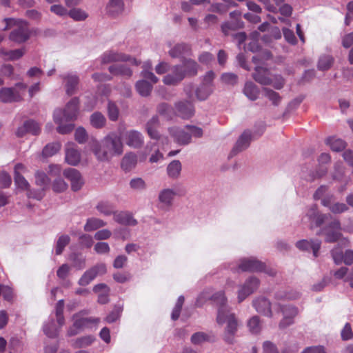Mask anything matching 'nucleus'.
Segmentation results:
<instances>
[{
    "label": "nucleus",
    "instance_id": "nucleus-40",
    "mask_svg": "<svg viewBox=\"0 0 353 353\" xmlns=\"http://www.w3.org/2000/svg\"><path fill=\"white\" fill-rule=\"evenodd\" d=\"M326 144L334 152H340L344 150L347 145L345 141L336 137H329L326 140Z\"/></svg>",
    "mask_w": 353,
    "mask_h": 353
},
{
    "label": "nucleus",
    "instance_id": "nucleus-8",
    "mask_svg": "<svg viewBox=\"0 0 353 353\" xmlns=\"http://www.w3.org/2000/svg\"><path fill=\"white\" fill-rule=\"evenodd\" d=\"M264 268V263L258 260L256 258L250 256L240 259L238 265L235 263L230 264L229 268L234 272H261Z\"/></svg>",
    "mask_w": 353,
    "mask_h": 353
},
{
    "label": "nucleus",
    "instance_id": "nucleus-38",
    "mask_svg": "<svg viewBox=\"0 0 353 353\" xmlns=\"http://www.w3.org/2000/svg\"><path fill=\"white\" fill-rule=\"evenodd\" d=\"M61 327L55 323L54 319H50L43 325V332L50 338H55L58 336Z\"/></svg>",
    "mask_w": 353,
    "mask_h": 353
},
{
    "label": "nucleus",
    "instance_id": "nucleus-4",
    "mask_svg": "<svg viewBox=\"0 0 353 353\" xmlns=\"http://www.w3.org/2000/svg\"><path fill=\"white\" fill-rule=\"evenodd\" d=\"M4 20L6 26L3 29V30L13 26V29L9 35L10 40L17 43H22L28 40L30 37V32L26 21L12 18L5 19Z\"/></svg>",
    "mask_w": 353,
    "mask_h": 353
},
{
    "label": "nucleus",
    "instance_id": "nucleus-58",
    "mask_svg": "<svg viewBox=\"0 0 353 353\" xmlns=\"http://www.w3.org/2000/svg\"><path fill=\"white\" fill-rule=\"evenodd\" d=\"M130 186L132 189L139 191L146 188L145 181L140 177L132 179L130 181Z\"/></svg>",
    "mask_w": 353,
    "mask_h": 353
},
{
    "label": "nucleus",
    "instance_id": "nucleus-34",
    "mask_svg": "<svg viewBox=\"0 0 353 353\" xmlns=\"http://www.w3.org/2000/svg\"><path fill=\"white\" fill-rule=\"evenodd\" d=\"M137 163V154L132 152L126 153L123 157L121 163V168L128 172L134 169Z\"/></svg>",
    "mask_w": 353,
    "mask_h": 353
},
{
    "label": "nucleus",
    "instance_id": "nucleus-37",
    "mask_svg": "<svg viewBox=\"0 0 353 353\" xmlns=\"http://www.w3.org/2000/svg\"><path fill=\"white\" fill-rule=\"evenodd\" d=\"M181 170V163L179 160H173L167 166V174L170 178L176 179L179 177Z\"/></svg>",
    "mask_w": 353,
    "mask_h": 353
},
{
    "label": "nucleus",
    "instance_id": "nucleus-23",
    "mask_svg": "<svg viewBox=\"0 0 353 353\" xmlns=\"http://www.w3.org/2000/svg\"><path fill=\"white\" fill-rule=\"evenodd\" d=\"M113 219L116 223L125 226H135L138 224L137 220L134 217L132 213L129 211L117 210Z\"/></svg>",
    "mask_w": 353,
    "mask_h": 353
},
{
    "label": "nucleus",
    "instance_id": "nucleus-2",
    "mask_svg": "<svg viewBox=\"0 0 353 353\" xmlns=\"http://www.w3.org/2000/svg\"><path fill=\"white\" fill-rule=\"evenodd\" d=\"M212 299L219 305L216 322L219 325L226 323L223 339L228 343L234 341V336L238 329V322L233 313L226 305V298L223 292L221 291L212 296Z\"/></svg>",
    "mask_w": 353,
    "mask_h": 353
},
{
    "label": "nucleus",
    "instance_id": "nucleus-44",
    "mask_svg": "<svg viewBox=\"0 0 353 353\" xmlns=\"http://www.w3.org/2000/svg\"><path fill=\"white\" fill-rule=\"evenodd\" d=\"M135 87L138 93L142 97L148 96L152 90V85L145 80L138 81Z\"/></svg>",
    "mask_w": 353,
    "mask_h": 353
},
{
    "label": "nucleus",
    "instance_id": "nucleus-17",
    "mask_svg": "<svg viewBox=\"0 0 353 353\" xmlns=\"http://www.w3.org/2000/svg\"><path fill=\"white\" fill-rule=\"evenodd\" d=\"M60 78L63 80V85L66 94L68 96L74 94L78 90L79 76L74 72H68L61 74Z\"/></svg>",
    "mask_w": 353,
    "mask_h": 353
},
{
    "label": "nucleus",
    "instance_id": "nucleus-46",
    "mask_svg": "<svg viewBox=\"0 0 353 353\" xmlns=\"http://www.w3.org/2000/svg\"><path fill=\"white\" fill-rule=\"evenodd\" d=\"M70 238L67 234L60 236L56 243L55 253L57 255L61 254L66 245L69 244Z\"/></svg>",
    "mask_w": 353,
    "mask_h": 353
},
{
    "label": "nucleus",
    "instance_id": "nucleus-36",
    "mask_svg": "<svg viewBox=\"0 0 353 353\" xmlns=\"http://www.w3.org/2000/svg\"><path fill=\"white\" fill-rule=\"evenodd\" d=\"M107 223L97 217H90L87 219L86 222L83 226V230L85 232H92L100 228L105 227Z\"/></svg>",
    "mask_w": 353,
    "mask_h": 353
},
{
    "label": "nucleus",
    "instance_id": "nucleus-1",
    "mask_svg": "<svg viewBox=\"0 0 353 353\" xmlns=\"http://www.w3.org/2000/svg\"><path fill=\"white\" fill-rule=\"evenodd\" d=\"M90 147L96 158L101 161H110L113 157L123 152V143L121 134L112 132L107 134L100 142L94 140Z\"/></svg>",
    "mask_w": 353,
    "mask_h": 353
},
{
    "label": "nucleus",
    "instance_id": "nucleus-64",
    "mask_svg": "<svg viewBox=\"0 0 353 353\" xmlns=\"http://www.w3.org/2000/svg\"><path fill=\"white\" fill-rule=\"evenodd\" d=\"M68 188V184L61 178L56 179L52 183V189L56 192H62Z\"/></svg>",
    "mask_w": 353,
    "mask_h": 353
},
{
    "label": "nucleus",
    "instance_id": "nucleus-30",
    "mask_svg": "<svg viewBox=\"0 0 353 353\" xmlns=\"http://www.w3.org/2000/svg\"><path fill=\"white\" fill-rule=\"evenodd\" d=\"M183 67V72L184 77H193L196 75L199 71V64L192 59L184 58L182 60V63L180 64Z\"/></svg>",
    "mask_w": 353,
    "mask_h": 353
},
{
    "label": "nucleus",
    "instance_id": "nucleus-48",
    "mask_svg": "<svg viewBox=\"0 0 353 353\" xmlns=\"http://www.w3.org/2000/svg\"><path fill=\"white\" fill-rule=\"evenodd\" d=\"M158 113L163 117L165 119H170L173 115V110L172 107L166 103H162L157 106Z\"/></svg>",
    "mask_w": 353,
    "mask_h": 353
},
{
    "label": "nucleus",
    "instance_id": "nucleus-43",
    "mask_svg": "<svg viewBox=\"0 0 353 353\" xmlns=\"http://www.w3.org/2000/svg\"><path fill=\"white\" fill-rule=\"evenodd\" d=\"M123 10V2L122 0H110L107 6L108 13L112 16L120 14Z\"/></svg>",
    "mask_w": 353,
    "mask_h": 353
},
{
    "label": "nucleus",
    "instance_id": "nucleus-13",
    "mask_svg": "<svg viewBox=\"0 0 353 353\" xmlns=\"http://www.w3.org/2000/svg\"><path fill=\"white\" fill-rule=\"evenodd\" d=\"M159 125V119L157 116H154L149 120L146 124V130L152 139L157 141V143L159 145L161 149H164L169 144V139L167 137L161 136L157 130Z\"/></svg>",
    "mask_w": 353,
    "mask_h": 353
},
{
    "label": "nucleus",
    "instance_id": "nucleus-39",
    "mask_svg": "<svg viewBox=\"0 0 353 353\" xmlns=\"http://www.w3.org/2000/svg\"><path fill=\"white\" fill-rule=\"evenodd\" d=\"M109 71L113 75H121L130 77L132 74V71L125 64L113 65L109 67Z\"/></svg>",
    "mask_w": 353,
    "mask_h": 353
},
{
    "label": "nucleus",
    "instance_id": "nucleus-11",
    "mask_svg": "<svg viewBox=\"0 0 353 353\" xmlns=\"http://www.w3.org/2000/svg\"><path fill=\"white\" fill-rule=\"evenodd\" d=\"M177 195L174 188H166L161 190L158 194V208L163 212H169Z\"/></svg>",
    "mask_w": 353,
    "mask_h": 353
},
{
    "label": "nucleus",
    "instance_id": "nucleus-16",
    "mask_svg": "<svg viewBox=\"0 0 353 353\" xmlns=\"http://www.w3.org/2000/svg\"><path fill=\"white\" fill-rule=\"evenodd\" d=\"M185 79L183 67L174 65L170 68V71L163 78V82L167 85H176Z\"/></svg>",
    "mask_w": 353,
    "mask_h": 353
},
{
    "label": "nucleus",
    "instance_id": "nucleus-45",
    "mask_svg": "<svg viewBox=\"0 0 353 353\" xmlns=\"http://www.w3.org/2000/svg\"><path fill=\"white\" fill-rule=\"evenodd\" d=\"M90 124L92 127L100 129L105 126V117L99 112H95L90 116Z\"/></svg>",
    "mask_w": 353,
    "mask_h": 353
},
{
    "label": "nucleus",
    "instance_id": "nucleus-60",
    "mask_svg": "<svg viewBox=\"0 0 353 353\" xmlns=\"http://www.w3.org/2000/svg\"><path fill=\"white\" fill-rule=\"evenodd\" d=\"M26 125H27L28 132L32 135H37L40 133L41 128L38 123L35 121L29 119L26 121Z\"/></svg>",
    "mask_w": 353,
    "mask_h": 353
},
{
    "label": "nucleus",
    "instance_id": "nucleus-25",
    "mask_svg": "<svg viewBox=\"0 0 353 353\" xmlns=\"http://www.w3.org/2000/svg\"><path fill=\"white\" fill-rule=\"evenodd\" d=\"M191 48L189 45L181 43L170 47L168 51L169 55L174 59H183L186 55H190Z\"/></svg>",
    "mask_w": 353,
    "mask_h": 353
},
{
    "label": "nucleus",
    "instance_id": "nucleus-5",
    "mask_svg": "<svg viewBox=\"0 0 353 353\" xmlns=\"http://www.w3.org/2000/svg\"><path fill=\"white\" fill-rule=\"evenodd\" d=\"M26 88L27 85L23 82L17 83L13 87H3L0 89V101L3 103L21 101Z\"/></svg>",
    "mask_w": 353,
    "mask_h": 353
},
{
    "label": "nucleus",
    "instance_id": "nucleus-50",
    "mask_svg": "<svg viewBox=\"0 0 353 353\" xmlns=\"http://www.w3.org/2000/svg\"><path fill=\"white\" fill-rule=\"evenodd\" d=\"M333 58L330 55H323L319 58L318 69L320 70H327L333 63Z\"/></svg>",
    "mask_w": 353,
    "mask_h": 353
},
{
    "label": "nucleus",
    "instance_id": "nucleus-6",
    "mask_svg": "<svg viewBox=\"0 0 353 353\" xmlns=\"http://www.w3.org/2000/svg\"><path fill=\"white\" fill-rule=\"evenodd\" d=\"M73 324L68 330V336H72L85 329L96 328L100 322L99 318L83 317L80 314L73 316Z\"/></svg>",
    "mask_w": 353,
    "mask_h": 353
},
{
    "label": "nucleus",
    "instance_id": "nucleus-31",
    "mask_svg": "<svg viewBox=\"0 0 353 353\" xmlns=\"http://www.w3.org/2000/svg\"><path fill=\"white\" fill-rule=\"evenodd\" d=\"M95 208L102 215L109 216H114L117 210H115L114 205L107 200H102L97 203Z\"/></svg>",
    "mask_w": 353,
    "mask_h": 353
},
{
    "label": "nucleus",
    "instance_id": "nucleus-20",
    "mask_svg": "<svg viewBox=\"0 0 353 353\" xmlns=\"http://www.w3.org/2000/svg\"><path fill=\"white\" fill-rule=\"evenodd\" d=\"M169 132L174 141L179 145H188L191 142V134L186 129V125L183 128L179 127L170 128Z\"/></svg>",
    "mask_w": 353,
    "mask_h": 353
},
{
    "label": "nucleus",
    "instance_id": "nucleus-9",
    "mask_svg": "<svg viewBox=\"0 0 353 353\" xmlns=\"http://www.w3.org/2000/svg\"><path fill=\"white\" fill-rule=\"evenodd\" d=\"M273 309L275 312H281L283 317L279 323L281 329L286 328L294 323V318L298 314V309L292 305H282L280 303H274Z\"/></svg>",
    "mask_w": 353,
    "mask_h": 353
},
{
    "label": "nucleus",
    "instance_id": "nucleus-61",
    "mask_svg": "<svg viewBox=\"0 0 353 353\" xmlns=\"http://www.w3.org/2000/svg\"><path fill=\"white\" fill-rule=\"evenodd\" d=\"M265 95L269 99L274 105H278L281 101V97L279 93L268 88L263 89Z\"/></svg>",
    "mask_w": 353,
    "mask_h": 353
},
{
    "label": "nucleus",
    "instance_id": "nucleus-29",
    "mask_svg": "<svg viewBox=\"0 0 353 353\" xmlns=\"http://www.w3.org/2000/svg\"><path fill=\"white\" fill-rule=\"evenodd\" d=\"M253 78L256 82L261 85H266L272 83L269 70L262 66L256 65Z\"/></svg>",
    "mask_w": 353,
    "mask_h": 353
},
{
    "label": "nucleus",
    "instance_id": "nucleus-35",
    "mask_svg": "<svg viewBox=\"0 0 353 353\" xmlns=\"http://www.w3.org/2000/svg\"><path fill=\"white\" fill-rule=\"evenodd\" d=\"M301 293L296 290H281L275 293L274 299L276 301L295 300L299 299Z\"/></svg>",
    "mask_w": 353,
    "mask_h": 353
},
{
    "label": "nucleus",
    "instance_id": "nucleus-24",
    "mask_svg": "<svg viewBox=\"0 0 353 353\" xmlns=\"http://www.w3.org/2000/svg\"><path fill=\"white\" fill-rule=\"evenodd\" d=\"M65 159L67 163L77 165L81 161V154L73 143H68L65 145Z\"/></svg>",
    "mask_w": 353,
    "mask_h": 353
},
{
    "label": "nucleus",
    "instance_id": "nucleus-49",
    "mask_svg": "<svg viewBox=\"0 0 353 353\" xmlns=\"http://www.w3.org/2000/svg\"><path fill=\"white\" fill-rule=\"evenodd\" d=\"M61 144L59 142L49 143L43 150V155L46 157H52L57 153L61 149Z\"/></svg>",
    "mask_w": 353,
    "mask_h": 353
},
{
    "label": "nucleus",
    "instance_id": "nucleus-59",
    "mask_svg": "<svg viewBox=\"0 0 353 353\" xmlns=\"http://www.w3.org/2000/svg\"><path fill=\"white\" fill-rule=\"evenodd\" d=\"M108 113L109 119L112 121H115L119 118V109L116 104L112 101L108 102Z\"/></svg>",
    "mask_w": 353,
    "mask_h": 353
},
{
    "label": "nucleus",
    "instance_id": "nucleus-53",
    "mask_svg": "<svg viewBox=\"0 0 353 353\" xmlns=\"http://www.w3.org/2000/svg\"><path fill=\"white\" fill-rule=\"evenodd\" d=\"M36 184L41 187L42 189H46V188L49 184V179L48 176L42 172H37L35 174Z\"/></svg>",
    "mask_w": 353,
    "mask_h": 353
},
{
    "label": "nucleus",
    "instance_id": "nucleus-54",
    "mask_svg": "<svg viewBox=\"0 0 353 353\" xmlns=\"http://www.w3.org/2000/svg\"><path fill=\"white\" fill-rule=\"evenodd\" d=\"M94 250L98 254H107L110 252V247L107 242L99 241L94 245Z\"/></svg>",
    "mask_w": 353,
    "mask_h": 353
},
{
    "label": "nucleus",
    "instance_id": "nucleus-41",
    "mask_svg": "<svg viewBox=\"0 0 353 353\" xmlns=\"http://www.w3.org/2000/svg\"><path fill=\"white\" fill-rule=\"evenodd\" d=\"M244 94L251 101L256 100L259 94V90L252 82H246L243 89Z\"/></svg>",
    "mask_w": 353,
    "mask_h": 353
},
{
    "label": "nucleus",
    "instance_id": "nucleus-7",
    "mask_svg": "<svg viewBox=\"0 0 353 353\" xmlns=\"http://www.w3.org/2000/svg\"><path fill=\"white\" fill-rule=\"evenodd\" d=\"M341 230L342 228L340 221L338 219H334L328 225L322 228L318 234L324 235L326 242L334 243L341 237L342 234L339 232ZM343 230L350 233L353 232V230L350 227H345Z\"/></svg>",
    "mask_w": 353,
    "mask_h": 353
},
{
    "label": "nucleus",
    "instance_id": "nucleus-56",
    "mask_svg": "<svg viewBox=\"0 0 353 353\" xmlns=\"http://www.w3.org/2000/svg\"><path fill=\"white\" fill-rule=\"evenodd\" d=\"M210 336L201 332L194 333L191 337V342L194 345H199L205 341H209Z\"/></svg>",
    "mask_w": 353,
    "mask_h": 353
},
{
    "label": "nucleus",
    "instance_id": "nucleus-63",
    "mask_svg": "<svg viewBox=\"0 0 353 353\" xmlns=\"http://www.w3.org/2000/svg\"><path fill=\"white\" fill-rule=\"evenodd\" d=\"M112 233L108 229H102L95 232L94 239L97 241H103L109 239Z\"/></svg>",
    "mask_w": 353,
    "mask_h": 353
},
{
    "label": "nucleus",
    "instance_id": "nucleus-26",
    "mask_svg": "<svg viewBox=\"0 0 353 353\" xmlns=\"http://www.w3.org/2000/svg\"><path fill=\"white\" fill-rule=\"evenodd\" d=\"M251 132L246 130L238 139L235 145L234 146L231 155H235L238 152L245 150L250 143L251 141Z\"/></svg>",
    "mask_w": 353,
    "mask_h": 353
},
{
    "label": "nucleus",
    "instance_id": "nucleus-62",
    "mask_svg": "<svg viewBox=\"0 0 353 353\" xmlns=\"http://www.w3.org/2000/svg\"><path fill=\"white\" fill-rule=\"evenodd\" d=\"M0 296L7 301H10L13 298L12 289L8 285H0Z\"/></svg>",
    "mask_w": 353,
    "mask_h": 353
},
{
    "label": "nucleus",
    "instance_id": "nucleus-55",
    "mask_svg": "<svg viewBox=\"0 0 353 353\" xmlns=\"http://www.w3.org/2000/svg\"><path fill=\"white\" fill-rule=\"evenodd\" d=\"M68 15L75 21H83L88 17V14L81 9L74 8L69 12Z\"/></svg>",
    "mask_w": 353,
    "mask_h": 353
},
{
    "label": "nucleus",
    "instance_id": "nucleus-32",
    "mask_svg": "<svg viewBox=\"0 0 353 353\" xmlns=\"http://www.w3.org/2000/svg\"><path fill=\"white\" fill-rule=\"evenodd\" d=\"M93 291L98 295V303L100 304H105L109 302V287L104 283H99L93 287Z\"/></svg>",
    "mask_w": 353,
    "mask_h": 353
},
{
    "label": "nucleus",
    "instance_id": "nucleus-18",
    "mask_svg": "<svg viewBox=\"0 0 353 353\" xmlns=\"http://www.w3.org/2000/svg\"><path fill=\"white\" fill-rule=\"evenodd\" d=\"M273 304L265 296H259L252 301V305L256 311L265 316L272 317Z\"/></svg>",
    "mask_w": 353,
    "mask_h": 353
},
{
    "label": "nucleus",
    "instance_id": "nucleus-12",
    "mask_svg": "<svg viewBox=\"0 0 353 353\" xmlns=\"http://www.w3.org/2000/svg\"><path fill=\"white\" fill-rule=\"evenodd\" d=\"M106 265L103 263H99L86 270L78 281V284L81 286H87L94 279L106 273Z\"/></svg>",
    "mask_w": 353,
    "mask_h": 353
},
{
    "label": "nucleus",
    "instance_id": "nucleus-52",
    "mask_svg": "<svg viewBox=\"0 0 353 353\" xmlns=\"http://www.w3.org/2000/svg\"><path fill=\"white\" fill-rule=\"evenodd\" d=\"M64 307V301L63 299L59 300L56 305V316H57V323L62 327L65 323L64 316L63 315Z\"/></svg>",
    "mask_w": 353,
    "mask_h": 353
},
{
    "label": "nucleus",
    "instance_id": "nucleus-22",
    "mask_svg": "<svg viewBox=\"0 0 353 353\" xmlns=\"http://www.w3.org/2000/svg\"><path fill=\"white\" fill-rule=\"evenodd\" d=\"M321 241L319 239H303L296 243V248L301 251H312L313 256L316 258L319 256V250Z\"/></svg>",
    "mask_w": 353,
    "mask_h": 353
},
{
    "label": "nucleus",
    "instance_id": "nucleus-19",
    "mask_svg": "<svg viewBox=\"0 0 353 353\" xmlns=\"http://www.w3.org/2000/svg\"><path fill=\"white\" fill-rule=\"evenodd\" d=\"M121 137L123 136L126 145L133 148H141L144 143L143 134L135 130L126 131L125 133H119Z\"/></svg>",
    "mask_w": 353,
    "mask_h": 353
},
{
    "label": "nucleus",
    "instance_id": "nucleus-42",
    "mask_svg": "<svg viewBox=\"0 0 353 353\" xmlns=\"http://www.w3.org/2000/svg\"><path fill=\"white\" fill-rule=\"evenodd\" d=\"M94 340V336L92 335H87L77 338L72 342L71 345L74 348L86 347L92 345Z\"/></svg>",
    "mask_w": 353,
    "mask_h": 353
},
{
    "label": "nucleus",
    "instance_id": "nucleus-10",
    "mask_svg": "<svg viewBox=\"0 0 353 353\" xmlns=\"http://www.w3.org/2000/svg\"><path fill=\"white\" fill-rule=\"evenodd\" d=\"M214 73L212 71L208 72L203 77L201 83L195 91L196 97L199 100H205L212 93L214 90Z\"/></svg>",
    "mask_w": 353,
    "mask_h": 353
},
{
    "label": "nucleus",
    "instance_id": "nucleus-21",
    "mask_svg": "<svg viewBox=\"0 0 353 353\" xmlns=\"http://www.w3.org/2000/svg\"><path fill=\"white\" fill-rule=\"evenodd\" d=\"M64 176L70 181L71 188L73 191L79 190L83 184V181L80 172L74 168H68L63 171Z\"/></svg>",
    "mask_w": 353,
    "mask_h": 353
},
{
    "label": "nucleus",
    "instance_id": "nucleus-3",
    "mask_svg": "<svg viewBox=\"0 0 353 353\" xmlns=\"http://www.w3.org/2000/svg\"><path fill=\"white\" fill-rule=\"evenodd\" d=\"M79 100L77 97L71 99L65 105L64 109H57L53 114V119L58 125L57 132L65 134L70 132L74 129L72 123L65 122L74 121L77 119L79 114Z\"/></svg>",
    "mask_w": 353,
    "mask_h": 353
},
{
    "label": "nucleus",
    "instance_id": "nucleus-47",
    "mask_svg": "<svg viewBox=\"0 0 353 353\" xmlns=\"http://www.w3.org/2000/svg\"><path fill=\"white\" fill-rule=\"evenodd\" d=\"M1 54L7 57L8 60H17L25 54V48L16 49L12 50H1Z\"/></svg>",
    "mask_w": 353,
    "mask_h": 353
},
{
    "label": "nucleus",
    "instance_id": "nucleus-33",
    "mask_svg": "<svg viewBox=\"0 0 353 353\" xmlns=\"http://www.w3.org/2000/svg\"><path fill=\"white\" fill-rule=\"evenodd\" d=\"M24 169L23 164L18 163L14 167V183L18 188L28 190L30 185L27 180L20 174Z\"/></svg>",
    "mask_w": 353,
    "mask_h": 353
},
{
    "label": "nucleus",
    "instance_id": "nucleus-28",
    "mask_svg": "<svg viewBox=\"0 0 353 353\" xmlns=\"http://www.w3.org/2000/svg\"><path fill=\"white\" fill-rule=\"evenodd\" d=\"M179 115L183 119H189L194 113V106L189 101H179L175 104Z\"/></svg>",
    "mask_w": 353,
    "mask_h": 353
},
{
    "label": "nucleus",
    "instance_id": "nucleus-15",
    "mask_svg": "<svg viewBox=\"0 0 353 353\" xmlns=\"http://www.w3.org/2000/svg\"><path fill=\"white\" fill-rule=\"evenodd\" d=\"M101 61L102 63H109L117 61H129L135 65H138L140 63V61H137L136 59L131 58L128 55L112 50L105 52L101 56Z\"/></svg>",
    "mask_w": 353,
    "mask_h": 353
},
{
    "label": "nucleus",
    "instance_id": "nucleus-57",
    "mask_svg": "<svg viewBox=\"0 0 353 353\" xmlns=\"http://www.w3.org/2000/svg\"><path fill=\"white\" fill-rule=\"evenodd\" d=\"M123 308L121 306H115L114 310L106 316L105 321L108 323H112L119 319Z\"/></svg>",
    "mask_w": 353,
    "mask_h": 353
},
{
    "label": "nucleus",
    "instance_id": "nucleus-27",
    "mask_svg": "<svg viewBox=\"0 0 353 353\" xmlns=\"http://www.w3.org/2000/svg\"><path fill=\"white\" fill-rule=\"evenodd\" d=\"M334 180L344 183L339 188V192H343L346 189V185L350 181V179L344 176V168L341 162H337L334 164V171L332 174Z\"/></svg>",
    "mask_w": 353,
    "mask_h": 353
},
{
    "label": "nucleus",
    "instance_id": "nucleus-51",
    "mask_svg": "<svg viewBox=\"0 0 353 353\" xmlns=\"http://www.w3.org/2000/svg\"><path fill=\"white\" fill-rule=\"evenodd\" d=\"M248 327L252 334H258L261 329L260 319L258 316H254L248 321Z\"/></svg>",
    "mask_w": 353,
    "mask_h": 353
},
{
    "label": "nucleus",
    "instance_id": "nucleus-14",
    "mask_svg": "<svg viewBox=\"0 0 353 353\" xmlns=\"http://www.w3.org/2000/svg\"><path fill=\"white\" fill-rule=\"evenodd\" d=\"M260 280L254 276H249L240 285L238 290V301L239 303L244 301L248 296L254 293L259 287Z\"/></svg>",
    "mask_w": 353,
    "mask_h": 353
}]
</instances>
